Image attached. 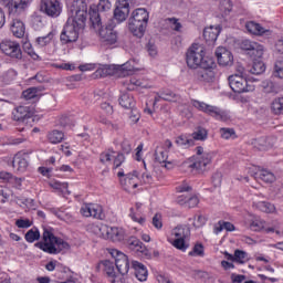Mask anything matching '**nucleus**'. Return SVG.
<instances>
[{
    "label": "nucleus",
    "instance_id": "obj_27",
    "mask_svg": "<svg viewBox=\"0 0 283 283\" xmlns=\"http://www.w3.org/2000/svg\"><path fill=\"white\" fill-rule=\"evenodd\" d=\"M160 98L163 101H170L172 103H176V101L180 99V96L174 93L171 90H164L157 93V95L155 96L154 105H156V103H158Z\"/></svg>",
    "mask_w": 283,
    "mask_h": 283
},
{
    "label": "nucleus",
    "instance_id": "obj_43",
    "mask_svg": "<svg viewBox=\"0 0 283 283\" xmlns=\"http://www.w3.org/2000/svg\"><path fill=\"white\" fill-rule=\"evenodd\" d=\"M228 260H233L234 262H239V264H244L247 262V252L235 250L234 255L228 254Z\"/></svg>",
    "mask_w": 283,
    "mask_h": 283
},
{
    "label": "nucleus",
    "instance_id": "obj_21",
    "mask_svg": "<svg viewBox=\"0 0 283 283\" xmlns=\"http://www.w3.org/2000/svg\"><path fill=\"white\" fill-rule=\"evenodd\" d=\"M220 32H222L220 25H210L203 30V39L207 43H216L218 36H220Z\"/></svg>",
    "mask_w": 283,
    "mask_h": 283
},
{
    "label": "nucleus",
    "instance_id": "obj_39",
    "mask_svg": "<svg viewBox=\"0 0 283 283\" xmlns=\"http://www.w3.org/2000/svg\"><path fill=\"white\" fill-rule=\"evenodd\" d=\"M253 65L250 70L251 74H264L266 71V65H264V61L262 59H252Z\"/></svg>",
    "mask_w": 283,
    "mask_h": 283
},
{
    "label": "nucleus",
    "instance_id": "obj_9",
    "mask_svg": "<svg viewBox=\"0 0 283 283\" xmlns=\"http://www.w3.org/2000/svg\"><path fill=\"white\" fill-rule=\"evenodd\" d=\"M95 233L104 238V240H111L112 242H123L125 240V229L118 227H109L107 224L99 223L94 227Z\"/></svg>",
    "mask_w": 283,
    "mask_h": 283
},
{
    "label": "nucleus",
    "instance_id": "obj_20",
    "mask_svg": "<svg viewBox=\"0 0 283 283\" xmlns=\"http://www.w3.org/2000/svg\"><path fill=\"white\" fill-rule=\"evenodd\" d=\"M245 30H248L249 34H253L254 36H264V34H271V31L262 24L255 21H249L245 23Z\"/></svg>",
    "mask_w": 283,
    "mask_h": 283
},
{
    "label": "nucleus",
    "instance_id": "obj_46",
    "mask_svg": "<svg viewBox=\"0 0 283 283\" xmlns=\"http://www.w3.org/2000/svg\"><path fill=\"white\" fill-rule=\"evenodd\" d=\"M91 218H94L95 220H105V210H103V206L95 203V206H93Z\"/></svg>",
    "mask_w": 283,
    "mask_h": 283
},
{
    "label": "nucleus",
    "instance_id": "obj_13",
    "mask_svg": "<svg viewBox=\"0 0 283 283\" xmlns=\"http://www.w3.org/2000/svg\"><path fill=\"white\" fill-rule=\"evenodd\" d=\"M40 10L51 19H57L63 12V3L60 0H41Z\"/></svg>",
    "mask_w": 283,
    "mask_h": 283
},
{
    "label": "nucleus",
    "instance_id": "obj_54",
    "mask_svg": "<svg viewBox=\"0 0 283 283\" xmlns=\"http://www.w3.org/2000/svg\"><path fill=\"white\" fill-rule=\"evenodd\" d=\"M274 76L283 78V57L276 60L274 64Z\"/></svg>",
    "mask_w": 283,
    "mask_h": 283
},
{
    "label": "nucleus",
    "instance_id": "obj_14",
    "mask_svg": "<svg viewBox=\"0 0 283 283\" xmlns=\"http://www.w3.org/2000/svg\"><path fill=\"white\" fill-rule=\"evenodd\" d=\"M0 50L13 61H21L23 59V51H21V44L15 41L6 40L0 43Z\"/></svg>",
    "mask_w": 283,
    "mask_h": 283
},
{
    "label": "nucleus",
    "instance_id": "obj_35",
    "mask_svg": "<svg viewBox=\"0 0 283 283\" xmlns=\"http://www.w3.org/2000/svg\"><path fill=\"white\" fill-rule=\"evenodd\" d=\"M92 9L97 12L98 17H101V14L98 12H109L112 10V1H109V0H99L96 7L91 6L90 10H88V17H90V11Z\"/></svg>",
    "mask_w": 283,
    "mask_h": 283
},
{
    "label": "nucleus",
    "instance_id": "obj_57",
    "mask_svg": "<svg viewBox=\"0 0 283 283\" xmlns=\"http://www.w3.org/2000/svg\"><path fill=\"white\" fill-rule=\"evenodd\" d=\"M15 227H18V229H30L32 222L29 219H18L15 221Z\"/></svg>",
    "mask_w": 283,
    "mask_h": 283
},
{
    "label": "nucleus",
    "instance_id": "obj_34",
    "mask_svg": "<svg viewBox=\"0 0 283 283\" xmlns=\"http://www.w3.org/2000/svg\"><path fill=\"white\" fill-rule=\"evenodd\" d=\"M30 3V0H12L9 2L8 8L10 14H14L21 10H25V7Z\"/></svg>",
    "mask_w": 283,
    "mask_h": 283
},
{
    "label": "nucleus",
    "instance_id": "obj_47",
    "mask_svg": "<svg viewBox=\"0 0 283 283\" xmlns=\"http://www.w3.org/2000/svg\"><path fill=\"white\" fill-rule=\"evenodd\" d=\"M115 155L116 151H114V149L105 150L99 155V160L103 163V165H109Z\"/></svg>",
    "mask_w": 283,
    "mask_h": 283
},
{
    "label": "nucleus",
    "instance_id": "obj_25",
    "mask_svg": "<svg viewBox=\"0 0 283 283\" xmlns=\"http://www.w3.org/2000/svg\"><path fill=\"white\" fill-rule=\"evenodd\" d=\"M119 105L124 107V109H134L136 105V99L134 95L129 92H122L119 95Z\"/></svg>",
    "mask_w": 283,
    "mask_h": 283
},
{
    "label": "nucleus",
    "instance_id": "obj_63",
    "mask_svg": "<svg viewBox=\"0 0 283 283\" xmlns=\"http://www.w3.org/2000/svg\"><path fill=\"white\" fill-rule=\"evenodd\" d=\"M213 187H220L222 185V172H214L212 175Z\"/></svg>",
    "mask_w": 283,
    "mask_h": 283
},
{
    "label": "nucleus",
    "instance_id": "obj_29",
    "mask_svg": "<svg viewBox=\"0 0 283 283\" xmlns=\"http://www.w3.org/2000/svg\"><path fill=\"white\" fill-rule=\"evenodd\" d=\"M252 207L259 211H262L263 213H275V206L271 202L258 201L256 199H253Z\"/></svg>",
    "mask_w": 283,
    "mask_h": 283
},
{
    "label": "nucleus",
    "instance_id": "obj_22",
    "mask_svg": "<svg viewBox=\"0 0 283 283\" xmlns=\"http://www.w3.org/2000/svg\"><path fill=\"white\" fill-rule=\"evenodd\" d=\"M214 69L216 67H201L196 74L197 81L200 83H211L213 78H216V72H213Z\"/></svg>",
    "mask_w": 283,
    "mask_h": 283
},
{
    "label": "nucleus",
    "instance_id": "obj_4",
    "mask_svg": "<svg viewBox=\"0 0 283 283\" xmlns=\"http://www.w3.org/2000/svg\"><path fill=\"white\" fill-rule=\"evenodd\" d=\"M138 62L136 60H128L126 63L122 65H102L95 72L96 76H101V78H105V76H129L134 72L138 70Z\"/></svg>",
    "mask_w": 283,
    "mask_h": 283
},
{
    "label": "nucleus",
    "instance_id": "obj_3",
    "mask_svg": "<svg viewBox=\"0 0 283 283\" xmlns=\"http://www.w3.org/2000/svg\"><path fill=\"white\" fill-rule=\"evenodd\" d=\"M186 63L191 70H197V67H216V62L207 56V49L200 43H192L188 49Z\"/></svg>",
    "mask_w": 283,
    "mask_h": 283
},
{
    "label": "nucleus",
    "instance_id": "obj_59",
    "mask_svg": "<svg viewBox=\"0 0 283 283\" xmlns=\"http://www.w3.org/2000/svg\"><path fill=\"white\" fill-rule=\"evenodd\" d=\"M206 224H207V218H205V216L199 214L195 218L193 227H196L197 229H200V227H205Z\"/></svg>",
    "mask_w": 283,
    "mask_h": 283
},
{
    "label": "nucleus",
    "instance_id": "obj_5",
    "mask_svg": "<svg viewBox=\"0 0 283 283\" xmlns=\"http://www.w3.org/2000/svg\"><path fill=\"white\" fill-rule=\"evenodd\" d=\"M90 21L92 23V28L98 32L101 41L105 45H114L116 41H118V35L116 31L112 27L103 28V22L101 21V15L96 10H90Z\"/></svg>",
    "mask_w": 283,
    "mask_h": 283
},
{
    "label": "nucleus",
    "instance_id": "obj_19",
    "mask_svg": "<svg viewBox=\"0 0 283 283\" xmlns=\"http://www.w3.org/2000/svg\"><path fill=\"white\" fill-rule=\"evenodd\" d=\"M145 212V208L143 207V203L136 202L135 207L129 209V218L133 220V222H137L138 224H145L146 219L143 216Z\"/></svg>",
    "mask_w": 283,
    "mask_h": 283
},
{
    "label": "nucleus",
    "instance_id": "obj_24",
    "mask_svg": "<svg viewBox=\"0 0 283 283\" xmlns=\"http://www.w3.org/2000/svg\"><path fill=\"white\" fill-rule=\"evenodd\" d=\"M123 85L125 90H128V92H134V90H138V87H148L145 81L133 76L128 77L123 82Z\"/></svg>",
    "mask_w": 283,
    "mask_h": 283
},
{
    "label": "nucleus",
    "instance_id": "obj_1",
    "mask_svg": "<svg viewBox=\"0 0 283 283\" xmlns=\"http://www.w3.org/2000/svg\"><path fill=\"white\" fill-rule=\"evenodd\" d=\"M69 19L60 35V41L64 45L67 43H76L78 41V32L85 29L87 21V1L73 0L67 3Z\"/></svg>",
    "mask_w": 283,
    "mask_h": 283
},
{
    "label": "nucleus",
    "instance_id": "obj_60",
    "mask_svg": "<svg viewBox=\"0 0 283 283\" xmlns=\"http://www.w3.org/2000/svg\"><path fill=\"white\" fill-rule=\"evenodd\" d=\"M254 147H256L260 151L266 149V138L261 137L253 142Z\"/></svg>",
    "mask_w": 283,
    "mask_h": 283
},
{
    "label": "nucleus",
    "instance_id": "obj_50",
    "mask_svg": "<svg viewBox=\"0 0 283 283\" xmlns=\"http://www.w3.org/2000/svg\"><path fill=\"white\" fill-rule=\"evenodd\" d=\"M271 109L274 114H283V97H279L272 102Z\"/></svg>",
    "mask_w": 283,
    "mask_h": 283
},
{
    "label": "nucleus",
    "instance_id": "obj_38",
    "mask_svg": "<svg viewBox=\"0 0 283 283\" xmlns=\"http://www.w3.org/2000/svg\"><path fill=\"white\" fill-rule=\"evenodd\" d=\"M231 10H233V3L231 0H221L219 3V12L220 17H229L231 14Z\"/></svg>",
    "mask_w": 283,
    "mask_h": 283
},
{
    "label": "nucleus",
    "instance_id": "obj_36",
    "mask_svg": "<svg viewBox=\"0 0 283 283\" xmlns=\"http://www.w3.org/2000/svg\"><path fill=\"white\" fill-rule=\"evenodd\" d=\"M127 17H129V9L116 7L114 10V19L117 23H123V21H127Z\"/></svg>",
    "mask_w": 283,
    "mask_h": 283
},
{
    "label": "nucleus",
    "instance_id": "obj_10",
    "mask_svg": "<svg viewBox=\"0 0 283 283\" xmlns=\"http://www.w3.org/2000/svg\"><path fill=\"white\" fill-rule=\"evenodd\" d=\"M229 85L235 94H247L253 92L255 86L247 78L245 75L232 74L228 77Z\"/></svg>",
    "mask_w": 283,
    "mask_h": 283
},
{
    "label": "nucleus",
    "instance_id": "obj_58",
    "mask_svg": "<svg viewBox=\"0 0 283 283\" xmlns=\"http://www.w3.org/2000/svg\"><path fill=\"white\" fill-rule=\"evenodd\" d=\"M191 189H192L191 186L187 181H184L179 186L176 187V190L178 193H189V191H191Z\"/></svg>",
    "mask_w": 283,
    "mask_h": 283
},
{
    "label": "nucleus",
    "instance_id": "obj_23",
    "mask_svg": "<svg viewBox=\"0 0 283 283\" xmlns=\"http://www.w3.org/2000/svg\"><path fill=\"white\" fill-rule=\"evenodd\" d=\"M10 30L17 39H23V36H25V24L19 19L12 20Z\"/></svg>",
    "mask_w": 283,
    "mask_h": 283
},
{
    "label": "nucleus",
    "instance_id": "obj_26",
    "mask_svg": "<svg viewBox=\"0 0 283 283\" xmlns=\"http://www.w3.org/2000/svg\"><path fill=\"white\" fill-rule=\"evenodd\" d=\"M32 113H30V108L28 106H18L12 111V118L18 123L25 120V118H30Z\"/></svg>",
    "mask_w": 283,
    "mask_h": 283
},
{
    "label": "nucleus",
    "instance_id": "obj_7",
    "mask_svg": "<svg viewBox=\"0 0 283 283\" xmlns=\"http://www.w3.org/2000/svg\"><path fill=\"white\" fill-rule=\"evenodd\" d=\"M190 104L192 105V107H195V109H198V112L208 114V116H212V118H214L216 120H221V123H227V120H231V113H229V111L221 109L218 106H213L198 99H191Z\"/></svg>",
    "mask_w": 283,
    "mask_h": 283
},
{
    "label": "nucleus",
    "instance_id": "obj_55",
    "mask_svg": "<svg viewBox=\"0 0 283 283\" xmlns=\"http://www.w3.org/2000/svg\"><path fill=\"white\" fill-rule=\"evenodd\" d=\"M125 163V155L123 153H118L116 156L114 155L113 169H118Z\"/></svg>",
    "mask_w": 283,
    "mask_h": 283
},
{
    "label": "nucleus",
    "instance_id": "obj_44",
    "mask_svg": "<svg viewBox=\"0 0 283 283\" xmlns=\"http://www.w3.org/2000/svg\"><path fill=\"white\" fill-rule=\"evenodd\" d=\"M40 238L41 232L36 228L30 229L24 235V240H27L30 244H32V242H36V240H39Z\"/></svg>",
    "mask_w": 283,
    "mask_h": 283
},
{
    "label": "nucleus",
    "instance_id": "obj_37",
    "mask_svg": "<svg viewBox=\"0 0 283 283\" xmlns=\"http://www.w3.org/2000/svg\"><path fill=\"white\" fill-rule=\"evenodd\" d=\"M265 224L266 222L262 220L260 217H252L250 220L249 227L251 231L260 232V231H264Z\"/></svg>",
    "mask_w": 283,
    "mask_h": 283
},
{
    "label": "nucleus",
    "instance_id": "obj_12",
    "mask_svg": "<svg viewBox=\"0 0 283 283\" xmlns=\"http://www.w3.org/2000/svg\"><path fill=\"white\" fill-rule=\"evenodd\" d=\"M195 151L197 157L190 167H193L197 171H207V167H209V164L213 160V151H205V148L201 146H198Z\"/></svg>",
    "mask_w": 283,
    "mask_h": 283
},
{
    "label": "nucleus",
    "instance_id": "obj_45",
    "mask_svg": "<svg viewBox=\"0 0 283 283\" xmlns=\"http://www.w3.org/2000/svg\"><path fill=\"white\" fill-rule=\"evenodd\" d=\"M262 87H263V92L265 94H277L279 90H277V85H275V83L265 80L262 82Z\"/></svg>",
    "mask_w": 283,
    "mask_h": 283
},
{
    "label": "nucleus",
    "instance_id": "obj_11",
    "mask_svg": "<svg viewBox=\"0 0 283 283\" xmlns=\"http://www.w3.org/2000/svg\"><path fill=\"white\" fill-rule=\"evenodd\" d=\"M117 176L125 191H132V189H136L140 185V175L136 170L125 174V170L120 169Z\"/></svg>",
    "mask_w": 283,
    "mask_h": 283
},
{
    "label": "nucleus",
    "instance_id": "obj_53",
    "mask_svg": "<svg viewBox=\"0 0 283 283\" xmlns=\"http://www.w3.org/2000/svg\"><path fill=\"white\" fill-rule=\"evenodd\" d=\"M24 51L33 61H41V56H39V54L34 51L32 44L25 43Z\"/></svg>",
    "mask_w": 283,
    "mask_h": 283
},
{
    "label": "nucleus",
    "instance_id": "obj_51",
    "mask_svg": "<svg viewBox=\"0 0 283 283\" xmlns=\"http://www.w3.org/2000/svg\"><path fill=\"white\" fill-rule=\"evenodd\" d=\"M94 206H95V203H84L80 209L81 214L84 218H92V213L94 211Z\"/></svg>",
    "mask_w": 283,
    "mask_h": 283
},
{
    "label": "nucleus",
    "instance_id": "obj_42",
    "mask_svg": "<svg viewBox=\"0 0 283 283\" xmlns=\"http://www.w3.org/2000/svg\"><path fill=\"white\" fill-rule=\"evenodd\" d=\"M192 140L196 143V140H207L209 138V132L203 127H198L196 132L191 135Z\"/></svg>",
    "mask_w": 283,
    "mask_h": 283
},
{
    "label": "nucleus",
    "instance_id": "obj_15",
    "mask_svg": "<svg viewBox=\"0 0 283 283\" xmlns=\"http://www.w3.org/2000/svg\"><path fill=\"white\" fill-rule=\"evenodd\" d=\"M109 253L115 260V266L118 273L120 275H127V273H129V259L126 256V254L117 249H111Z\"/></svg>",
    "mask_w": 283,
    "mask_h": 283
},
{
    "label": "nucleus",
    "instance_id": "obj_31",
    "mask_svg": "<svg viewBox=\"0 0 283 283\" xmlns=\"http://www.w3.org/2000/svg\"><path fill=\"white\" fill-rule=\"evenodd\" d=\"M175 144L181 149H189V147L196 145V142L189 135H179L175 138Z\"/></svg>",
    "mask_w": 283,
    "mask_h": 283
},
{
    "label": "nucleus",
    "instance_id": "obj_28",
    "mask_svg": "<svg viewBox=\"0 0 283 283\" xmlns=\"http://www.w3.org/2000/svg\"><path fill=\"white\" fill-rule=\"evenodd\" d=\"M132 266L135 271V276L137 280L139 282H146L148 275L147 268L138 261H133Z\"/></svg>",
    "mask_w": 283,
    "mask_h": 283
},
{
    "label": "nucleus",
    "instance_id": "obj_33",
    "mask_svg": "<svg viewBox=\"0 0 283 283\" xmlns=\"http://www.w3.org/2000/svg\"><path fill=\"white\" fill-rule=\"evenodd\" d=\"M56 30H51L46 35L36 38L35 42L40 48H45L46 45H50L56 38Z\"/></svg>",
    "mask_w": 283,
    "mask_h": 283
},
{
    "label": "nucleus",
    "instance_id": "obj_40",
    "mask_svg": "<svg viewBox=\"0 0 283 283\" xmlns=\"http://www.w3.org/2000/svg\"><path fill=\"white\" fill-rule=\"evenodd\" d=\"M63 138H65V134L61 130H52L48 134V140L52 145H59V143H63Z\"/></svg>",
    "mask_w": 283,
    "mask_h": 283
},
{
    "label": "nucleus",
    "instance_id": "obj_18",
    "mask_svg": "<svg viewBox=\"0 0 283 283\" xmlns=\"http://www.w3.org/2000/svg\"><path fill=\"white\" fill-rule=\"evenodd\" d=\"M216 56L219 65H222L223 67L233 65V54L231 51L227 50V48L219 46L216 50Z\"/></svg>",
    "mask_w": 283,
    "mask_h": 283
},
{
    "label": "nucleus",
    "instance_id": "obj_62",
    "mask_svg": "<svg viewBox=\"0 0 283 283\" xmlns=\"http://www.w3.org/2000/svg\"><path fill=\"white\" fill-rule=\"evenodd\" d=\"M153 226L155 227V229H163V217L160 214L156 213L153 217Z\"/></svg>",
    "mask_w": 283,
    "mask_h": 283
},
{
    "label": "nucleus",
    "instance_id": "obj_32",
    "mask_svg": "<svg viewBox=\"0 0 283 283\" xmlns=\"http://www.w3.org/2000/svg\"><path fill=\"white\" fill-rule=\"evenodd\" d=\"M103 269H104V273H106V275L108 277H111V282L112 283H116V268H115V263L109 261V260H105L102 262Z\"/></svg>",
    "mask_w": 283,
    "mask_h": 283
},
{
    "label": "nucleus",
    "instance_id": "obj_30",
    "mask_svg": "<svg viewBox=\"0 0 283 283\" xmlns=\"http://www.w3.org/2000/svg\"><path fill=\"white\" fill-rule=\"evenodd\" d=\"M128 249L134 253H145V251H147L145 244H143V242L136 237H130L128 239Z\"/></svg>",
    "mask_w": 283,
    "mask_h": 283
},
{
    "label": "nucleus",
    "instance_id": "obj_17",
    "mask_svg": "<svg viewBox=\"0 0 283 283\" xmlns=\"http://www.w3.org/2000/svg\"><path fill=\"white\" fill-rule=\"evenodd\" d=\"M30 165V159L28 154L18 153L13 156L12 167L17 171V174H25L28 171V167Z\"/></svg>",
    "mask_w": 283,
    "mask_h": 283
},
{
    "label": "nucleus",
    "instance_id": "obj_61",
    "mask_svg": "<svg viewBox=\"0 0 283 283\" xmlns=\"http://www.w3.org/2000/svg\"><path fill=\"white\" fill-rule=\"evenodd\" d=\"M168 21L171 25V29L175 30V32H180V30H182V24H180V22H178V19L169 18Z\"/></svg>",
    "mask_w": 283,
    "mask_h": 283
},
{
    "label": "nucleus",
    "instance_id": "obj_48",
    "mask_svg": "<svg viewBox=\"0 0 283 283\" xmlns=\"http://www.w3.org/2000/svg\"><path fill=\"white\" fill-rule=\"evenodd\" d=\"M188 255L191 258H205V247L201 243L195 244Z\"/></svg>",
    "mask_w": 283,
    "mask_h": 283
},
{
    "label": "nucleus",
    "instance_id": "obj_64",
    "mask_svg": "<svg viewBox=\"0 0 283 283\" xmlns=\"http://www.w3.org/2000/svg\"><path fill=\"white\" fill-rule=\"evenodd\" d=\"M177 205H180L181 207H187L189 202V195H180L177 197Z\"/></svg>",
    "mask_w": 283,
    "mask_h": 283
},
{
    "label": "nucleus",
    "instance_id": "obj_16",
    "mask_svg": "<svg viewBox=\"0 0 283 283\" xmlns=\"http://www.w3.org/2000/svg\"><path fill=\"white\" fill-rule=\"evenodd\" d=\"M241 49L248 52L251 59H262L264 56V45L255 41L243 40L241 42Z\"/></svg>",
    "mask_w": 283,
    "mask_h": 283
},
{
    "label": "nucleus",
    "instance_id": "obj_52",
    "mask_svg": "<svg viewBox=\"0 0 283 283\" xmlns=\"http://www.w3.org/2000/svg\"><path fill=\"white\" fill-rule=\"evenodd\" d=\"M219 133L221 138H223L224 140L235 138V130L233 128H220Z\"/></svg>",
    "mask_w": 283,
    "mask_h": 283
},
{
    "label": "nucleus",
    "instance_id": "obj_2",
    "mask_svg": "<svg viewBox=\"0 0 283 283\" xmlns=\"http://www.w3.org/2000/svg\"><path fill=\"white\" fill-rule=\"evenodd\" d=\"M34 247L50 255H59L62 251H70V243L54 235L52 228L43 229L42 241L36 242Z\"/></svg>",
    "mask_w": 283,
    "mask_h": 283
},
{
    "label": "nucleus",
    "instance_id": "obj_49",
    "mask_svg": "<svg viewBox=\"0 0 283 283\" xmlns=\"http://www.w3.org/2000/svg\"><path fill=\"white\" fill-rule=\"evenodd\" d=\"M23 98L25 101H32V98H36L39 96V87H30L22 92Z\"/></svg>",
    "mask_w": 283,
    "mask_h": 283
},
{
    "label": "nucleus",
    "instance_id": "obj_56",
    "mask_svg": "<svg viewBox=\"0 0 283 283\" xmlns=\"http://www.w3.org/2000/svg\"><path fill=\"white\" fill-rule=\"evenodd\" d=\"M199 203H200V198H198L197 195H189L188 203L186 207H188L189 209H193V207H198Z\"/></svg>",
    "mask_w": 283,
    "mask_h": 283
},
{
    "label": "nucleus",
    "instance_id": "obj_8",
    "mask_svg": "<svg viewBox=\"0 0 283 283\" xmlns=\"http://www.w3.org/2000/svg\"><path fill=\"white\" fill-rule=\"evenodd\" d=\"M191 235V229L189 226H177L170 232L169 242L178 251L185 253L189 249V243H187L188 238Z\"/></svg>",
    "mask_w": 283,
    "mask_h": 283
},
{
    "label": "nucleus",
    "instance_id": "obj_6",
    "mask_svg": "<svg viewBox=\"0 0 283 283\" xmlns=\"http://www.w3.org/2000/svg\"><path fill=\"white\" fill-rule=\"evenodd\" d=\"M147 23H149V12L145 8L135 9L128 20V30L134 36L143 39Z\"/></svg>",
    "mask_w": 283,
    "mask_h": 283
},
{
    "label": "nucleus",
    "instance_id": "obj_41",
    "mask_svg": "<svg viewBox=\"0 0 283 283\" xmlns=\"http://www.w3.org/2000/svg\"><path fill=\"white\" fill-rule=\"evenodd\" d=\"M254 178H260L263 182H275V175L269 170H261L259 172H254Z\"/></svg>",
    "mask_w": 283,
    "mask_h": 283
}]
</instances>
